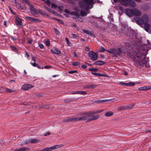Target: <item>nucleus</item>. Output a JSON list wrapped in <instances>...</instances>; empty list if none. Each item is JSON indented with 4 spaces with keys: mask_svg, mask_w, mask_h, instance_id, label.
<instances>
[{
    "mask_svg": "<svg viewBox=\"0 0 151 151\" xmlns=\"http://www.w3.org/2000/svg\"><path fill=\"white\" fill-rule=\"evenodd\" d=\"M93 0H83L81 3V6L84 10L91 9L92 7V4Z\"/></svg>",
    "mask_w": 151,
    "mask_h": 151,
    "instance_id": "nucleus-2",
    "label": "nucleus"
},
{
    "mask_svg": "<svg viewBox=\"0 0 151 151\" xmlns=\"http://www.w3.org/2000/svg\"><path fill=\"white\" fill-rule=\"evenodd\" d=\"M135 83L133 82H129L128 83H125L123 82H120V84L122 85L126 86H134Z\"/></svg>",
    "mask_w": 151,
    "mask_h": 151,
    "instance_id": "nucleus-11",
    "label": "nucleus"
},
{
    "mask_svg": "<svg viewBox=\"0 0 151 151\" xmlns=\"http://www.w3.org/2000/svg\"><path fill=\"white\" fill-rule=\"evenodd\" d=\"M85 50L87 52H89L90 50V49L87 46H86L85 47Z\"/></svg>",
    "mask_w": 151,
    "mask_h": 151,
    "instance_id": "nucleus-50",
    "label": "nucleus"
},
{
    "mask_svg": "<svg viewBox=\"0 0 151 151\" xmlns=\"http://www.w3.org/2000/svg\"><path fill=\"white\" fill-rule=\"evenodd\" d=\"M48 11L52 13H54V12L50 8L49 9Z\"/></svg>",
    "mask_w": 151,
    "mask_h": 151,
    "instance_id": "nucleus-48",
    "label": "nucleus"
},
{
    "mask_svg": "<svg viewBox=\"0 0 151 151\" xmlns=\"http://www.w3.org/2000/svg\"><path fill=\"white\" fill-rule=\"evenodd\" d=\"M105 50V48L103 47H101L99 50V51L103 52Z\"/></svg>",
    "mask_w": 151,
    "mask_h": 151,
    "instance_id": "nucleus-36",
    "label": "nucleus"
},
{
    "mask_svg": "<svg viewBox=\"0 0 151 151\" xmlns=\"http://www.w3.org/2000/svg\"><path fill=\"white\" fill-rule=\"evenodd\" d=\"M71 15H75L77 17L79 16V15L76 12H72L71 13Z\"/></svg>",
    "mask_w": 151,
    "mask_h": 151,
    "instance_id": "nucleus-39",
    "label": "nucleus"
},
{
    "mask_svg": "<svg viewBox=\"0 0 151 151\" xmlns=\"http://www.w3.org/2000/svg\"><path fill=\"white\" fill-rule=\"evenodd\" d=\"M91 73L96 76L99 77V75H100V73Z\"/></svg>",
    "mask_w": 151,
    "mask_h": 151,
    "instance_id": "nucleus-38",
    "label": "nucleus"
},
{
    "mask_svg": "<svg viewBox=\"0 0 151 151\" xmlns=\"http://www.w3.org/2000/svg\"><path fill=\"white\" fill-rule=\"evenodd\" d=\"M129 4L131 7H134L136 6L135 3L134 1H129Z\"/></svg>",
    "mask_w": 151,
    "mask_h": 151,
    "instance_id": "nucleus-23",
    "label": "nucleus"
},
{
    "mask_svg": "<svg viewBox=\"0 0 151 151\" xmlns=\"http://www.w3.org/2000/svg\"><path fill=\"white\" fill-rule=\"evenodd\" d=\"M144 27L145 30L147 31L148 32L149 29L151 28L150 25L149 24L147 23V22H145L144 24Z\"/></svg>",
    "mask_w": 151,
    "mask_h": 151,
    "instance_id": "nucleus-15",
    "label": "nucleus"
},
{
    "mask_svg": "<svg viewBox=\"0 0 151 151\" xmlns=\"http://www.w3.org/2000/svg\"><path fill=\"white\" fill-rule=\"evenodd\" d=\"M116 51L117 52V53L119 55H121L122 52V50L120 48L117 49Z\"/></svg>",
    "mask_w": 151,
    "mask_h": 151,
    "instance_id": "nucleus-25",
    "label": "nucleus"
},
{
    "mask_svg": "<svg viewBox=\"0 0 151 151\" xmlns=\"http://www.w3.org/2000/svg\"><path fill=\"white\" fill-rule=\"evenodd\" d=\"M67 121H70L71 122H75L78 120L82 121L86 120L87 122V119L86 118V114L83 116L78 118V117H73V118H68L66 120Z\"/></svg>",
    "mask_w": 151,
    "mask_h": 151,
    "instance_id": "nucleus-5",
    "label": "nucleus"
},
{
    "mask_svg": "<svg viewBox=\"0 0 151 151\" xmlns=\"http://www.w3.org/2000/svg\"><path fill=\"white\" fill-rule=\"evenodd\" d=\"M31 64L34 67H36V66H37V64H36L35 63H31Z\"/></svg>",
    "mask_w": 151,
    "mask_h": 151,
    "instance_id": "nucleus-47",
    "label": "nucleus"
},
{
    "mask_svg": "<svg viewBox=\"0 0 151 151\" xmlns=\"http://www.w3.org/2000/svg\"><path fill=\"white\" fill-rule=\"evenodd\" d=\"M101 100V103H102L104 102H108V101H115L116 100V99L115 98H114L109 99H104V100Z\"/></svg>",
    "mask_w": 151,
    "mask_h": 151,
    "instance_id": "nucleus-18",
    "label": "nucleus"
},
{
    "mask_svg": "<svg viewBox=\"0 0 151 151\" xmlns=\"http://www.w3.org/2000/svg\"><path fill=\"white\" fill-rule=\"evenodd\" d=\"M87 93V92L86 91H76L75 92H74L73 93H72V94H80L82 95H85Z\"/></svg>",
    "mask_w": 151,
    "mask_h": 151,
    "instance_id": "nucleus-17",
    "label": "nucleus"
},
{
    "mask_svg": "<svg viewBox=\"0 0 151 151\" xmlns=\"http://www.w3.org/2000/svg\"><path fill=\"white\" fill-rule=\"evenodd\" d=\"M31 14L35 17H37L38 14L36 12V10L34 7V6L31 4L28 5Z\"/></svg>",
    "mask_w": 151,
    "mask_h": 151,
    "instance_id": "nucleus-7",
    "label": "nucleus"
},
{
    "mask_svg": "<svg viewBox=\"0 0 151 151\" xmlns=\"http://www.w3.org/2000/svg\"><path fill=\"white\" fill-rule=\"evenodd\" d=\"M44 7L45 8V9H47L48 11L49 9H50V8H49L47 6H44Z\"/></svg>",
    "mask_w": 151,
    "mask_h": 151,
    "instance_id": "nucleus-62",
    "label": "nucleus"
},
{
    "mask_svg": "<svg viewBox=\"0 0 151 151\" xmlns=\"http://www.w3.org/2000/svg\"><path fill=\"white\" fill-rule=\"evenodd\" d=\"M146 56V55L144 52H140L136 53L133 58L135 64L142 67L146 66L148 62Z\"/></svg>",
    "mask_w": 151,
    "mask_h": 151,
    "instance_id": "nucleus-1",
    "label": "nucleus"
},
{
    "mask_svg": "<svg viewBox=\"0 0 151 151\" xmlns=\"http://www.w3.org/2000/svg\"><path fill=\"white\" fill-rule=\"evenodd\" d=\"M106 51L107 52H108L109 53H112V52L111 51L109 50H106Z\"/></svg>",
    "mask_w": 151,
    "mask_h": 151,
    "instance_id": "nucleus-64",
    "label": "nucleus"
},
{
    "mask_svg": "<svg viewBox=\"0 0 151 151\" xmlns=\"http://www.w3.org/2000/svg\"><path fill=\"white\" fill-rule=\"evenodd\" d=\"M80 65V63L79 62H73L72 63V65L73 66H77Z\"/></svg>",
    "mask_w": 151,
    "mask_h": 151,
    "instance_id": "nucleus-31",
    "label": "nucleus"
},
{
    "mask_svg": "<svg viewBox=\"0 0 151 151\" xmlns=\"http://www.w3.org/2000/svg\"><path fill=\"white\" fill-rule=\"evenodd\" d=\"M104 64V62L101 60H98L96 61L94 63V64L98 65H103Z\"/></svg>",
    "mask_w": 151,
    "mask_h": 151,
    "instance_id": "nucleus-20",
    "label": "nucleus"
},
{
    "mask_svg": "<svg viewBox=\"0 0 151 151\" xmlns=\"http://www.w3.org/2000/svg\"><path fill=\"white\" fill-rule=\"evenodd\" d=\"M39 46L40 48L42 49L44 48V45L41 44L39 43Z\"/></svg>",
    "mask_w": 151,
    "mask_h": 151,
    "instance_id": "nucleus-40",
    "label": "nucleus"
},
{
    "mask_svg": "<svg viewBox=\"0 0 151 151\" xmlns=\"http://www.w3.org/2000/svg\"><path fill=\"white\" fill-rule=\"evenodd\" d=\"M50 134H51V133L50 132H48L45 133L44 134V135L45 136H46L47 135H50Z\"/></svg>",
    "mask_w": 151,
    "mask_h": 151,
    "instance_id": "nucleus-46",
    "label": "nucleus"
},
{
    "mask_svg": "<svg viewBox=\"0 0 151 151\" xmlns=\"http://www.w3.org/2000/svg\"><path fill=\"white\" fill-rule=\"evenodd\" d=\"M61 147L60 145H56L54 146L48 148H45L42 150V151H51V150L60 148Z\"/></svg>",
    "mask_w": 151,
    "mask_h": 151,
    "instance_id": "nucleus-8",
    "label": "nucleus"
},
{
    "mask_svg": "<svg viewBox=\"0 0 151 151\" xmlns=\"http://www.w3.org/2000/svg\"><path fill=\"white\" fill-rule=\"evenodd\" d=\"M32 21H33L34 22H39L40 21L38 19L33 18Z\"/></svg>",
    "mask_w": 151,
    "mask_h": 151,
    "instance_id": "nucleus-42",
    "label": "nucleus"
},
{
    "mask_svg": "<svg viewBox=\"0 0 151 151\" xmlns=\"http://www.w3.org/2000/svg\"><path fill=\"white\" fill-rule=\"evenodd\" d=\"M32 40H29L27 41V43L29 44H31L32 42Z\"/></svg>",
    "mask_w": 151,
    "mask_h": 151,
    "instance_id": "nucleus-59",
    "label": "nucleus"
},
{
    "mask_svg": "<svg viewBox=\"0 0 151 151\" xmlns=\"http://www.w3.org/2000/svg\"><path fill=\"white\" fill-rule=\"evenodd\" d=\"M22 22L21 20L19 18H16V24L17 25H21Z\"/></svg>",
    "mask_w": 151,
    "mask_h": 151,
    "instance_id": "nucleus-22",
    "label": "nucleus"
},
{
    "mask_svg": "<svg viewBox=\"0 0 151 151\" xmlns=\"http://www.w3.org/2000/svg\"><path fill=\"white\" fill-rule=\"evenodd\" d=\"M52 67L50 65H46L44 67V68L45 69H48Z\"/></svg>",
    "mask_w": 151,
    "mask_h": 151,
    "instance_id": "nucleus-43",
    "label": "nucleus"
},
{
    "mask_svg": "<svg viewBox=\"0 0 151 151\" xmlns=\"http://www.w3.org/2000/svg\"><path fill=\"white\" fill-rule=\"evenodd\" d=\"M88 55L92 60H96L98 59V56L97 54L92 51H91L89 52L88 53Z\"/></svg>",
    "mask_w": 151,
    "mask_h": 151,
    "instance_id": "nucleus-6",
    "label": "nucleus"
},
{
    "mask_svg": "<svg viewBox=\"0 0 151 151\" xmlns=\"http://www.w3.org/2000/svg\"><path fill=\"white\" fill-rule=\"evenodd\" d=\"M134 20L138 24L142 25L145 22H148L149 20V18L147 15H144L141 18L139 17L135 18Z\"/></svg>",
    "mask_w": 151,
    "mask_h": 151,
    "instance_id": "nucleus-3",
    "label": "nucleus"
},
{
    "mask_svg": "<svg viewBox=\"0 0 151 151\" xmlns=\"http://www.w3.org/2000/svg\"><path fill=\"white\" fill-rule=\"evenodd\" d=\"M6 90L7 92L9 93H11L14 91V90L9 88H6Z\"/></svg>",
    "mask_w": 151,
    "mask_h": 151,
    "instance_id": "nucleus-27",
    "label": "nucleus"
},
{
    "mask_svg": "<svg viewBox=\"0 0 151 151\" xmlns=\"http://www.w3.org/2000/svg\"><path fill=\"white\" fill-rule=\"evenodd\" d=\"M97 69L96 68H92L89 69V70L94 72H96L97 71Z\"/></svg>",
    "mask_w": 151,
    "mask_h": 151,
    "instance_id": "nucleus-41",
    "label": "nucleus"
},
{
    "mask_svg": "<svg viewBox=\"0 0 151 151\" xmlns=\"http://www.w3.org/2000/svg\"><path fill=\"white\" fill-rule=\"evenodd\" d=\"M113 112L111 111L107 112L104 114V115L107 117H110L113 116Z\"/></svg>",
    "mask_w": 151,
    "mask_h": 151,
    "instance_id": "nucleus-19",
    "label": "nucleus"
},
{
    "mask_svg": "<svg viewBox=\"0 0 151 151\" xmlns=\"http://www.w3.org/2000/svg\"><path fill=\"white\" fill-rule=\"evenodd\" d=\"M57 20L60 23H61L63 24V20H61L59 19H57Z\"/></svg>",
    "mask_w": 151,
    "mask_h": 151,
    "instance_id": "nucleus-49",
    "label": "nucleus"
},
{
    "mask_svg": "<svg viewBox=\"0 0 151 151\" xmlns=\"http://www.w3.org/2000/svg\"><path fill=\"white\" fill-rule=\"evenodd\" d=\"M54 30L55 31V33L57 35H59L60 34V32L59 31L55 28H54Z\"/></svg>",
    "mask_w": 151,
    "mask_h": 151,
    "instance_id": "nucleus-32",
    "label": "nucleus"
},
{
    "mask_svg": "<svg viewBox=\"0 0 151 151\" xmlns=\"http://www.w3.org/2000/svg\"><path fill=\"white\" fill-rule=\"evenodd\" d=\"M101 76H106V75L105 74H102L100 73V75H99V77Z\"/></svg>",
    "mask_w": 151,
    "mask_h": 151,
    "instance_id": "nucleus-61",
    "label": "nucleus"
},
{
    "mask_svg": "<svg viewBox=\"0 0 151 151\" xmlns=\"http://www.w3.org/2000/svg\"><path fill=\"white\" fill-rule=\"evenodd\" d=\"M33 87L32 85L28 84H24L21 87V89L24 91H27Z\"/></svg>",
    "mask_w": 151,
    "mask_h": 151,
    "instance_id": "nucleus-9",
    "label": "nucleus"
},
{
    "mask_svg": "<svg viewBox=\"0 0 151 151\" xmlns=\"http://www.w3.org/2000/svg\"><path fill=\"white\" fill-rule=\"evenodd\" d=\"M11 48L12 50L13 51H15L16 52H17L18 51V50L17 49V48L15 47L12 46H11Z\"/></svg>",
    "mask_w": 151,
    "mask_h": 151,
    "instance_id": "nucleus-30",
    "label": "nucleus"
},
{
    "mask_svg": "<svg viewBox=\"0 0 151 151\" xmlns=\"http://www.w3.org/2000/svg\"><path fill=\"white\" fill-rule=\"evenodd\" d=\"M39 142V140L36 139H30V143H37Z\"/></svg>",
    "mask_w": 151,
    "mask_h": 151,
    "instance_id": "nucleus-21",
    "label": "nucleus"
},
{
    "mask_svg": "<svg viewBox=\"0 0 151 151\" xmlns=\"http://www.w3.org/2000/svg\"><path fill=\"white\" fill-rule=\"evenodd\" d=\"M81 67L82 68L84 69H85L87 67V66L86 65H82Z\"/></svg>",
    "mask_w": 151,
    "mask_h": 151,
    "instance_id": "nucleus-51",
    "label": "nucleus"
},
{
    "mask_svg": "<svg viewBox=\"0 0 151 151\" xmlns=\"http://www.w3.org/2000/svg\"><path fill=\"white\" fill-rule=\"evenodd\" d=\"M30 143V139H27L24 141V143L26 144H28Z\"/></svg>",
    "mask_w": 151,
    "mask_h": 151,
    "instance_id": "nucleus-37",
    "label": "nucleus"
},
{
    "mask_svg": "<svg viewBox=\"0 0 151 151\" xmlns=\"http://www.w3.org/2000/svg\"><path fill=\"white\" fill-rule=\"evenodd\" d=\"M87 13L83 11L82 10H81L80 12V15L82 16H86Z\"/></svg>",
    "mask_w": 151,
    "mask_h": 151,
    "instance_id": "nucleus-26",
    "label": "nucleus"
},
{
    "mask_svg": "<svg viewBox=\"0 0 151 151\" xmlns=\"http://www.w3.org/2000/svg\"><path fill=\"white\" fill-rule=\"evenodd\" d=\"M10 37L13 40H16V39H15L13 36H10Z\"/></svg>",
    "mask_w": 151,
    "mask_h": 151,
    "instance_id": "nucleus-57",
    "label": "nucleus"
},
{
    "mask_svg": "<svg viewBox=\"0 0 151 151\" xmlns=\"http://www.w3.org/2000/svg\"><path fill=\"white\" fill-rule=\"evenodd\" d=\"M71 101V100L69 99H67L65 100V102H69Z\"/></svg>",
    "mask_w": 151,
    "mask_h": 151,
    "instance_id": "nucleus-55",
    "label": "nucleus"
},
{
    "mask_svg": "<svg viewBox=\"0 0 151 151\" xmlns=\"http://www.w3.org/2000/svg\"><path fill=\"white\" fill-rule=\"evenodd\" d=\"M32 60H33L34 62L35 61H36L35 58V57H34L32 56Z\"/></svg>",
    "mask_w": 151,
    "mask_h": 151,
    "instance_id": "nucleus-58",
    "label": "nucleus"
},
{
    "mask_svg": "<svg viewBox=\"0 0 151 151\" xmlns=\"http://www.w3.org/2000/svg\"><path fill=\"white\" fill-rule=\"evenodd\" d=\"M71 36L73 37L74 38H75L77 37V35L75 34H72Z\"/></svg>",
    "mask_w": 151,
    "mask_h": 151,
    "instance_id": "nucleus-54",
    "label": "nucleus"
},
{
    "mask_svg": "<svg viewBox=\"0 0 151 151\" xmlns=\"http://www.w3.org/2000/svg\"><path fill=\"white\" fill-rule=\"evenodd\" d=\"M51 52L53 54H55L56 55H59L61 53L60 51L58 50L57 49L55 48L51 50Z\"/></svg>",
    "mask_w": 151,
    "mask_h": 151,
    "instance_id": "nucleus-14",
    "label": "nucleus"
},
{
    "mask_svg": "<svg viewBox=\"0 0 151 151\" xmlns=\"http://www.w3.org/2000/svg\"><path fill=\"white\" fill-rule=\"evenodd\" d=\"M134 15L136 16H140L142 14L141 12L138 9L135 8L133 9Z\"/></svg>",
    "mask_w": 151,
    "mask_h": 151,
    "instance_id": "nucleus-12",
    "label": "nucleus"
},
{
    "mask_svg": "<svg viewBox=\"0 0 151 151\" xmlns=\"http://www.w3.org/2000/svg\"><path fill=\"white\" fill-rule=\"evenodd\" d=\"M77 72V71H76V70H75V71H69L68 73H76V72Z\"/></svg>",
    "mask_w": 151,
    "mask_h": 151,
    "instance_id": "nucleus-52",
    "label": "nucleus"
},
{
    "mask_svg": "<svg viewBox=\"0 0 151 151\" xmlns=\"http://www.w3.org/2000/svg\"><path fill=\"white\" fill-rule=\"evenodd\" d=\"M147 90L149 89H151V86H146Z\"/></svg>",
    "mask_w": 151,
    "mask_h": 151,
    "instance_id": "nucleus-56",
    "label": "nucleus"
},
{
    "mask_svg": "<svg viewBox=\"0 0 151 151\" xmlns=\"http://www.w3.org/2000/svg\"><path fill=\"white\" fill-rule=\"evenodd\" d=\"M58 10L60 13H61L62 11V9L63 8V7L62 6H58Z\"/></svg>",
    "mask_w": 151,
    "mask_h": 151,
    "instance_id": "nucleus-33",
    "label": "nucleus"
},
{
    "mask_svg": "<svg viewBox=\"0 0 151 151\" xmlns=\"http://www.w3.org/2000/svg\"><path fill=\"white\" fill-rule=\"evenodd\" d=\"M126 14L129 17H132L134 16L133 9L132 10L129 9H126L125 10Z\"/></svg>",
    "mask_w": 151,
    "mask_h": 151,
    "instance_id": "nucleus-10",
    "label": "nucleus"
},
{
    "mask_svg": "<svg viewBox=\"0 0 151 151\" xmlns=\"http://www.w3.org/2000/svg\"><path fill=\"white\" fill-rule=\"evenodd\" d=\"M83 31L84 33L88 34V35H90L91 34L90 32L87 30L83 29Z\"/></svg>",
    "mask_w": 151,
    "mask_h": 151,
    "instance_id": "nucleus-28",
    "label": "nucleus"
},
{
    "mask_svg": "<svg viewBox=\"0 0 151 151\" xmlns=\"http://www.w3.org/2000/svg\"><path fill=\"white\" fill-rule=\"evenodd\" d=\"M25 18L30 21H32V20L33 18L29 16H26L25 17Z\"/></svg>",
    "mask_w": 151,
    "mask_h": 151,
    "instance_id": "nucleus-35",
    "label": "nucleus"
},
{
    "mask_svg": "<svg viewBox=\"0 0 151 151\" xmlns=\"http://www.w3.org/2000/svg\"><path fill=\"white\" fill-rule=\"evenodd\" d=\"M121 5L127 6L129 4V0H118Z\"/></svg>",
    "mask_w": 151,
    "mask_h": 151,
    "instance_id": "nucleus-13",
    "label": "nucleus"
},
{
    "mask_svg": "<svg viewBox=\"0 0 151 151\" xmlns=\"http://www.w3.org/2000/svg\"><path fill=\"white\" fill-rule=\"evenodd\" d=\"M65 40L66 41L67 43V44L68 45H69V46H72V44L70 42L69 40L67 38H65Z\"/></svg>",
    "mask_w": 151,
    "mask_h": 151,
    "instance_id": "nucleus-29",
    "label": "nucleus"
},
{
    "mask_svg": "<svg viewBox=\"0 0 151 151\" xmlns=\"http://www.w3.org/2000/svg\"><path fill=\"white\" fill-rule=\"evenodd\" d=\"M134 106V105H132L131 107H127V108L125 106H121L118 109V111H120L122 110L125 109H130L132 108Z\"/></svg>",
    "mask_w": 151,
    "mask_h": 151,
    "instance_id": "nucleus-16",
    "label": "nucleus"
},
{
    "mask_svg": "<svg viewBox=\"0 0 151 151\" xmlns=\"http://www.w3.org/2000/svg\"><path fill=\"white\" fill-rule=\"evenodd\" d=\"M28 5H30L31 4L27 0H23Z\"/></svg>",
    "mask_w": 151,
    "mask_h": 151,
    "instance_id": "nucleus-44",
    "label": "nucleus"
},
{
    "mask_svg": "<svg viewBox=\"0 0 151 151\" xmlns=\"http://www.w3.org/2000/svg\"><path fill=\"white\" fill-rule=\"evenodd\" d=\"M90 86V88L94 89L96 88L97 86L95 85H91Z\"/></svg>",
    "mask_w": 151,
    "mask_h": 151,
    "instance_id": "nucleus-34",
    "label": "nucleus"
},
{
    "mask_svg": "<svg viewBox=\"0 0 151 151\" xmlns=\"http://www.w3.org/2000/svg\"><path fill=\"white\" fill-rule=\"evenodd\" d=\"M96 114V113L93 112H90L86 114V116L87 119V122L92 121L98 119L99 117V116L98 115H93V114Z\"/></svg>",
    "mask_w": 151,
    "mask_h": 151,
    "instance_id": "nucleus-4",
    "label": "nucleus"
},
{
    "mask_svg": "<svg viewBox=\"0 0 151 151\" xmlns=\"http://www.w3.org/2000/svg\"><path fill=\"white\" fill-rule=\"evenodd\" d=\"M139 90V91H145L147 90L146 86L140 87L138 88Z\"/></svg>",
    "mask_w": 151,
    "mask_h": 151,
    "instance_id": "nucleus-24",
    "label": "nucleus"
},
{
    "mask_svg": "<svg viewBox=\"0 0 151 151\" xmlns=\"http://www.w3.org/2000/svg\"><path fill=\"white\" fill-rule=\"evenodd\" d=\"M101 100H98V101H96V103H101Z\"/></svg>",
    "mask_w": 151,
    "mask_h": 151,
    "instance_id": "nucleus-63",
    "label": "nucleus"
},
{
    "mask_svg": "<svg viewBox=\"0 0 151 151\" xmlns=\"http://www.w3.org/2000/svg\"><path fill=\"white\" fill-rule=\"evenodd\" d=\"M84 88H85L90 89V86L89 85H87L84 86Z\"/></svg>",
    "mask_w": 151,
    "mask_h": 151,
    "instance_id": "nucleus-53",
    "label": "nucleus"
},
{
    "mask_svg": "<svg viewBox=\"0 0 151 151\" xmlns=\"http://www.w3.org/2000/svg\"><path fill=\"white\" fill-rule=\"evenodd\" d=\"M46 45L47 46H49L50 45V42L49 40H47L45 42Z\"/></svg>",
    "mask_w": 151,
    "mask_h": 151,
    "instance_id": "nucleus-45",
    "label": "nucleus"
},
{
    "mask_svg": "<svg viewBox=\"0 0 151 151\" xmlns=\"http://www.w3.org/2000/svg\"><path fill=\"white\" fill-rule=\"evenodd\" d=\"M103 111H104V110H99L98 111L96 112L95 113H101V112H102Z\"/></svg>",
    "mask_w": 151,
    "mask_h": 151,
    "instance_id": "nucleus-60",
    "label": "nucleus"
}]
</instances>
